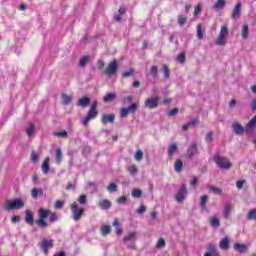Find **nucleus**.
Segmentation results:
<instances>
[{"label":"nucleus","mask_w":256,"mask_h":256,"mask_svg":"<svg viewBox=\"0 0 256 256\" xmlns=\"http://www.w3.org/2000/svg\"><path fill=\"white\" fill-rule=\"evenodd\" d=\"M97 105H99L97 101L92 103L86 117L82 121L84 127H87V125H89V121H93V119H96L99 115V111H97Z\"/></svg>","instance_id":"1"},{"label":"nucleus","mask_w":256,"mask_h":256,"mask_svg":"<svg viewBox=\"0 0 256 256\" xmlns=\"http://www.w3.org/2000/svg\"><path fill=\"white\" fill-rule=\"evenodd\" d=\"M25 202L21 198H16L13 201L8 200L6 205L3 207L4 211H16L17 209H23Z\"/></svg>","instance_id":"2"},{"label":"nucleus","mask_w":256,"mask_h":256,"mask_svg":"<svg viewBox=\"0 0 256 256\" xmlns=\"http://www.w3.org/2000/svg\"><path fill=\"white\" fill-rule=\"evenodd\" d=\"M70 210L74 221H81L82 217L85 215V208H79V204H77V202H73L70 205Z\"/></svg>","instance_id":"3"},{"label":"nucleus","mask_w":256,"mask_h":256,"mask_svg":"<svg viewBox=\"0 0 256 256\" xmlns=\"http://www.w3.org/2000/svg\"><path fill=\"white\" fill-rule=\"evenodd\" d=\"M117 71H119V63L114 59L103 70V73L106 75V77H113V75L117 74Z\"/></svg>","instance_id":"4"},{"label":"nucleus","mask_w":256,"mask_h":256,"mask_svg":"<svg viewBox=\"0 0 256 256\" xmlns=\"http://www.w3.org/2000/svg\"><path fill=\"white\" fill-rule=\"evenodd\" d=\"M213 161L214 163H216L217 167H219V169H231L232 165L231 162L227 161V158L220 156V155H216L213 157Z\"/></svg>","instance_id":"5"},{"label":"nucleus","mask_w":256,"mask_h":256,"mask_svg":"<svg viewBox=\"0 0 256 256\" xmlns=\"http://www.w3.org/2000/svg\"><path fill=\"white\" fill-rule=\"evenodd\" d=\"M227 35H229V27L227 24H224L220 29L218 39L215 40V45H225V39L227 38Z\"/></svg>","instance_id":"6"},{"label":"nucleus","mask_w":256,"mask_h":256,"mask_svg":"<svg viewBox=\"0 0 256 256\" xmlns=\"http://www.w3.org/2000/svg\"><path fill=\"white\" fill-rule=\"evenodd\" d=\"M54 245L53 240H47L46 238L39 243V247H41L45 256L49 255V249H53Z\"/></svg>","instance_id":"7"},{"label":"nucleus","mask_w":256,"mask_h":256,"mask_svg":"<svg viewBox=\"0 0 256 256\" xmlns=\"http://www.w3.org/2000/svg\"><path fill=\"white\" fill-rule=\"evenodd\" d=\"M129 113H132V115H135V113H137V104L136 103H132L130 106L120 109V117L122 119H125V117H127V115H129Z\"/></svg>","instance_id":"8"},{"label":"nucleus","mask_w":256,"mask_h":256,"mask_svg":"<svg viewBox=\"0 0 256 256\" xmlns=\"http://www.w3.org/2000/svg\"><path fill=\"white\" fill-rule=\"evenodd\" d=\"M144 107L147 109H157V107H159V96L147 98L144 102Z\"/></svg>","instance_id":"9"},{"label":"nucleus","mask_w":256,"mask_h":256,"mask_svg":"<svg viewBox=\"0 0 256 256\" xmlns=\"http://www.w3.org/2000/svg\"><path fill=\"white\" fill-rule=\"evenodd\" d=\"M185 195H187V185L183 184L180 188V190L178 191L175 200L178 203H181L184 199H185Z\"/></svg>","instance_id":"10"},{"label":"nucleus","mask_w":256,"mask_h":256,"mask_svg":"<svg viewBox=\"0 0 256 256\" xmlns=\"http://www.w3.org/2000/svg\"><path fill=\"white\" fill-rule=\"evenodd\" d=\"M232 131L235 133V135H243V133H245V127H243V125H241V123L239 122H234L232 124Z\"/></svg>","instance_id":"11"},{"label":"nucleus","mask_w":256,"mask_h":256,"mask_svg":"<svg viewBox=\"0 0 256 256\" xmlns=\"http://www.w3.org/2000/svg\"><path fill=\"white\" fill-rule=\"evenodd\" d=\"M256 125V116H254L246 125L245 131L248 134L254 133Z\"/></svg>","instance_id":"12"},{"label":"nucleus","mask_w":256,"mask_h":256,"mask_svg":"<svg viewBox=\"0 0 256 256\" xmlns=\"http://www.w3.org/2000/svg\"><path fill=\"white\" fill-rule=\"evenodd\" d=\"M102 125H107V123H115V114H104L101 118Z\"/></svg>","instance_id":"13"},{"label":"nucleus","mask_w":256,"mask_h":256,"mask_svg":"<svg viewBox=\"0 0 256 256\" xmlns=\"http://www.w3.org/2000/svg\"><path fill=\"white\" fill-rule=\"evenodd\" d=\"M197 151H198L197 144L196 143L190 144L187 150L188 157L190 159L193 158L195 155H197Z\"/></svg>","instance_id":"14"},{"label":"nucleus","mask_w":256,"mask_h":256,"mask_svg":"<svg viewBox=\"0 0 256 256\" xmlns=\"http://www.w3.org/2000/svg\"><path fill=\"white\" fill-rule=\"evenodd\" d=\"M31 197L32 199H39V197H43V188H32Z\"/></svg>","instance_id":"15"},{"label":"nucleus","mask_w":256,"mask_h":256,"mask_svg":"<svg viewBox=\"0 0 256 256\" xmlns=\"http://www.w3.org/2000/svg\"><path fill=\"white\" fill-rule=\"evenodd\" d=\"M98 206L100 207V209H102V211H107L111 209V201H109L108 199L100 200Z\"/></svg>","instance_id":"16"},{"label":"nucleus","mask_w":256,"mask_h":256,"mask_svg":"<svg viewBox=\"0 0 256 256\" xmlns=\"http://www.w3.org/2000/svg\"><path fill=\"white\" fill-rule=\"evenodd\" d=\"M241 17V2H238L232 12V19Z\"/></svg>","instance_id":"17"},{"label":"nucleus","mask_w":256,"mask_h":256,"mask_svg":"<svg viewBox=\"0 0 256 256\" xmlns=\"http://www.w3.org/2000/svg\"><path fill=\"white\" fill-rule=\"evenodd\" d=\"M26 218H25V222L28 225H34L35 223V218L33 217V213L31 212V210H26Z\"/></svg>","instance_id":"18"},{"label":"nucleus","mask_w":256,"mask_h":256,"mask_svg":"<svg viewBox=\"0 0 256 256\" xmlns=\"http://www.w3.org/2000/svg\"><path fill=\"white\" fill-rule=\"evenodd\" d=\"M219 247L220 249H222L223 251H227L230 247L229 245V238L228 237H224L220 243H219Z\"/></svg>","instance_id":"19"},{"label":"nucleus","mask_w":256,"mask_h":256,"mask_svg":"<svg viewBox=\"0 0 256 256\" xmlns=\"http://www.w3.org/2000/svg\"><path fill=\"white\" fill-rule=\"evenodd\" d=\"M49 161H51V158L46 157L42 163V173H44V175H47V173H49Z\"/></svg>","instance_id":"20"},{"label":"nucleus","mask_w":256,"mask_h":256,"mask_svg":"<svg viewBox=\"0 0 256 256\" xmlns=\"http://www.w3.org/2000/svg\"><path fill=\"white\" fill-rule=\"evenodd\" d=\"M39 219H47L51 215V210L40 208L38 211Z\"/></svg>","instance_id":"21"},{"label":"nucleus","mask_w":256,"mask_h":256,"mask_svg":"<svg viewBox=\"0 0 256 256\" xmlns=\"http://www.w3.org/2000/svg\"><path fill=\"white\" fill-rule=\"evenodd\" d=\"M113 227H115L116 229V235H123V228H121V224L119 223V218L114 219Z\"/></svg>","instance_id":"22"},{"label":"nucleus","mask_w":256,"mask_h":256,"mask_svg":"<svg viewBox=\"0 0 256 256\" xmlns=\"http://www.w3.org/2000/svg\"><path fill=\"white\" fill-rule=\"evenodd\" d=\"M207 201H209V196H207V195H203L200 198V207H201L202 211H207Z\"/></svg>","instance_id":"23"},{"label":"nucleus","mask_w":256,"mask_h":256,"mask_svg":"<svg viewBox=\"0 0 256 256\" xmlns=\"http://www.w3.org/2000/svg\"><path fill=\"white\" fill-rule=\"evenodd\" d=\"M89 103H91V99L87 96L80 98L78 101L79 107H87Z\"/></svg>","instance_id":"24"},{"label":"nucleus","mask_w":256,"mask_h":256,"mask_svg":"<svg viewBox=\"0 0 256 256\" xmlns=\"http://www.w3.org/2000/svg\"><path fill=\"white\" fill-rule=\"evenodd\" d=\"M115 99H117V94H115V93H107L104 96L103 101H104V103H111V101H115Z\"/></svg>","instance_id":"25"},{"label":"nucleus","mask_w":256,"mask_h":256,"mask_svg":"<svg viewBox=\"0 0 256 256\" xmlns=\"http://www.w3.org/2000/svg\"><path fill=\"white\" fill-rule=\"evenodd\" d=\"M137 239V232H130L123 238L124 243H128V241H135Z\"/></svg>","instance_id":"26"},{"label":"nucleus","mask_w":256,"mask_h":256,"mask_svg":"<svg viewBox=\"0 0 256 256\" xmlns=\"http://www.w3.org/2000/svg\"><path fill=\"white\" fill-rule=\"evenodd\" d=\"M234 249L235 251H238V253H245V251H247V245L241 244V243H235Z\"/></svg>","instance_id":"27"},{"label":"nucleus","mask_w":256,"mask_h":256,"mask_svg":"<svg viewBox=\"0 0 256 256\" xmlns=\"http://www.w3.org/2000/svg\"><path fill=\"white\" fill-rule=\"evenodd\" d=\"M100 233L103 237H107L111 233V226L109 225H103L100 228Z\"/></svg>","instance_id":"28"},{"label":"nucleus","mask_w":256,"mask_h":256,"mask_svg":"<svg viewBox=\"0 0 256 256\" xmlns=\"http://www.w3.org/2000/svg\"><path fill=\"white\" fill-rule=\"evenodd\" d=\"M231 209H233V205L231 203L226 204L224 207V218L229 219L231 216Z\"/></svg>","instance_id":"29"},{"label":"nucleus","mask_w":256,"mask_h":256,"mask_svg":"<svg viewBox=\"0 0 256 256\" xmlns=\"http://www.w3.org/2000/svg\"><path fill=\"white\" fill-rule=\"evenodd\" d=\"M174 171L181 173L183 171V161L177 159L174 163Z\"/></svg>","instance_id":"30"},{"label":"nucleus","mask_w":256,"mask_h":256,"mask_svg":"<svg viewBox=\"0 0 256 256\" xmlns=\"http://www.w3.org/2000/svg\"><path fill=\"white\" fill-rule=\"evenodd\" d=\"M210 225L214 228L221 227V221L219 220V218L212 216L210 217Z\"/></svg>","instance_id":"31"},{"label":"nucleus","mask_w":256,"mask_h":256,"mask_svg":"<svg viewBox=\"0 0 256 256\" xmlns=\"http://www.w3.org/2000/svg\"><path fill=\"white\" fill-rule=\"evenodd\" d=\"M226 3L227 2L225 0H217L216 3L214 4L215 11H219L221 9H224Z\"/></svg>","instance_id":"32"},{"label":"nucleus","mask_w":256,"mask_h":256,"mask_svg":"<svg viewBox=\"0 0 256 256\" xmlns=\"http://www.w3.org/2000/svg\"><path fill=\"white\" fill-rule=\"evenodd\" d=\"M36 225L38 227H40L41 229H47V227H49V224L47 223V221H45L44 218H39L37 221H36Z\"/></svg>","instance_id":"33"},{"label":"nucleus","mask_w":256,"mask_h":256,"mask_svg":"<svg viewBox=\"0 0 256 256\" xmlns=\"http://www.w3.org/2000/svg\"><path fill=\"white\" fill-rule=\"evenodd\" d=\"M127 171H128V173H130V175H133V176H135L139 173V169L137 168V166L135 164L128 166Z\"/></svg>","instance_id":"34"},{"label":"nucleus","mask_w":256,"mask_h":256,"mask_svg":"<svg viewBox=\"0 0 256 256\" xmlns=\"http://www.w3.org/2000/svg\"><path fill=\"white\" fill-rule=\"evenodd\" d=\"M150 75L154 79H157V77H159V68L156 65L151 66V68H150Z\"/></svg>","instance_id":"35"},{"label":"nucleus","mask_w":256,"mask_h":256,"mask_svg":"<svg viewBox=\"0 0 256 256\" xmlns=\"http://www.w3.org/2000/svg\"><path fill=\"white\" fill-rule=\"evenodd\" d=\"M177 149H178L177 143L176 142L172 143L168 148V157H173V153H175Z\"/></svg>","instance_id":"36"},{"label":"nucleus","mask_w":256,"mask_h":256,"mask_svg":"<svg viewBox=\"0 0 256 256\" xmlns=\"http://www.w3.org/2000/svg\"><path fill=\"white\" fill-rule=\"evenodd\" d=\"M208 191H212V193H214V195H221V193H223V190L219 187H215V186H207Z\"/></svg>","instance_id":"37"},{"label":"nucleus","mask_w":256,"mask_h":256,"mask_svg":"<svg viewBox=\"0 0 256 256\" xmlns=\"http://www.w3.org/2000/svg\"><path fill=\"white\" fill-rule=\"evenodd\" d=\"M246 218L248 221H256V209L249 210Z\"/></svg>","instance_id":"38"},{"label":"nucleus","mask_w":256,"mask_h":256,"mask_svg":"<svg viewBox=\"0 0 256 256\" xmlns=\"http://www.w3.org/2000/svg\"><path fill=\"white\" fill-rule=\"evenodd\" d=\"M55 157H56V163L59 164L61 163V161H63V152L61 151V148L56 149Z\"/></svg>","instance_id":"39"},{"label":"nucleus","mask_w":256,"mask_h":256,"mask_svg":"<svg viewBox=\"0 0 256 256\" xmlns=\"http://www.w3.org/2000/svg\"><path fill=\"white\" fill-rule=\"evenodd\" d=\"M249 37V25L244 24L242 27V39H247Z\"/></svg>","instance_id":"40"},{"label":"nucleus","mask_w":256,"mask_h":256,"mask_svg":"<svg viewBox=\"0 0 256 256\" xmlns=\"http://www.w3.org/2000/svg\"><path fill=\"white\" fill-rule=\"evenodd\" d=\"M187 16L185 15H179L178 16V25L179 27H184L185 26V23H187Z\"/></svg>","instance_id":"41"},{"label":"nucleus","mask_w":256,"mask_h":256,"mask_svg":"<svg viewBox=\"0 0 256 256\" xmlns=\"http://www.w3.org/2000/svg\"><path fill=\"white\" fill-rule=\"evenodd\" d=\"M61 97H62L64 105H69V103H71V101H73V97H71L67 94H62Z\"/></svg>","instance_id":"42"},{"label":"nucleus","mask_w":256,"mask_h":256,"mask_svg":"<svg viewBox=\"0 0 256 256\" xmlns=\"http://www.w3.org/2000/svg\"><path fill=\"white\" fill-rule=\"evenodd\" d=\"M107 191H108V193H115V192H117V184H115L114 182L110 183L107 186Z\"/></svg>","instance_id":"43"},{"label":"nucleus","mask_w":256,"mask_h":256,"mask_svg":"<svg viewBox=\"0 0 256 256\" xmlns=\"http://www.w3.org/2000/svg\"><path fill=\"white\" fill-rule=\"evenodd\" d=\"M162 69H163L164 79H169V77L171 75V71L169 70V66L163 65Z\"/></svg>","instance_id":"44"},{"label":"nucleus","mask_w":256,"mask_h":256,"mask_svg":"<svg viewBox=\"0 0 256 256\" xmlns=\"http://www.w3.org/2000/svg\"><path fill=\"white\" fill-rule=\"evenodd\" d=\"M134 73H135V68H130L129 71L123 72L122 77H123L124 79H127V77L133 76Z\"/></svg>","instance_id":"45"},{"label":"nucleus","mask_w":256,"mask_h":256,"mask_svg":"<svg viewBox=\"0 0 256 256\" xmlns=\"http://www.w3.org/2000/svg\"><path fill=\"white\" fill-rule=\"evenodd\" d=\"M26 133H27L28 137H31V135H33V133H35V124L31 123L29 125V127L26 129Z\"/></svg>","instance_id":"46"},{"label":"nucleus","mask_w":256,"mask_h":256,"mask_svg":"<svg viewBox=\"0 0 256 256\" xmlns=\"http://www.w3.org/2000/svg\"><path fill=\"white\" fill-rule=\"evenodd\" d=\"M135 161H142L143 160V151L137 150L134 155Z\"/></svg>","instance_id":"47"},{"label":"nucleus","mask_w":256,"mask_h":256,"mask_svg":"<svg viewBox=\"0 0 256 256\" xmlns=\"http://www.w3.org/2000/svg\"><path fill=\"white\" fill-rule=\"evenodd\" d=\"M197 38L203 39V26L201 24L197 25Z\"/></svg>","instance_id":"48"},{"label":"nucleus","mask_w":256,"mask_h":256,"mask_svg":"<svg viewBox=\"0 0 256 256\" xmlns=\"http://www.w3.org/2000/svg\"><path fill=\"white\" fill-rule=\"evenodd\" d=\"M78 203L80 205H87V195L85 194L80 195L78 198Z\"/></svg>","instance_id":"49"},{"label":"nucleus","mask_w":256,"mask_h":256,"mask_svg":"<svg viewBox=\"0 0 256 256\" xmlns=\"http://www.w3.org/2000/svg\"><path fill=\"white\" fill-rule=\"evenodd\" d=\"M141 195H143V191H141V189H134L132 191V197L139 199V197H141Z\"/></svg>","instance_id":"50"},{"label":"nucleus","mask_w":256,"mask_h":256,"mask_svg":"<svg viewBox=\"0 0 256 256\" xmlns=\"http://www.w3.org/2000/svg\"><path fill=\"white\" fill-rule=\"evenodd\" d=\"M64 205H65L64 201L56 200V202L54 204V208L57 209V210L63 209Z\"/></svg>","instance_id":"51"},{"label":"nucleus","mask_w":256,"mask_h":256,"mask_svg":"<svg viewBox=\"0 0 256 256\" xmlns=\"http://www.w3.org/2000/svg\"><path fill=\"white\" fill-rule=\"evenodd\" d=\"M89 63V56H84L83 58L80 59L79 65L80 67H85Z\"/></svg>","instance_id":"52"},{"label":"nucleus","mask_w":256,"mask_h":256,"mask_svg":"<svg viewBox=\"0 0 256 256\" xmlns=\"http://www.w3.org/2000/svg\"><path fill=\"white\" fill-rule=\"evenodd\" d=\"M53 135L54 137H68L66 130H62L60 132H54Z\"/></svg>","instance_id":"53"},{"label":"nucleus","mask_w":256,"mask_h":256,"mask_svg":"<svg viewBox=\"0 0 256 256\" xmlns=\"http://www.w3.org/2000/svg\"><path fill=\"white\" fill-rule=\"evenodd\" d=\"M122 103L124 105H127V103H133V97L131 96H125L122 98Z\"/></svg>","instance_id":"54"},{"label":"nucleus","mask_w":256,"mask_h":256,"mask_svg":"<svg viewBox=\"0 0 256 256\" xmlns=\"http://www.w3.org/2000/svg\"><path fill=\"white\" fill-rule=\"evenodd\" d=\"M245 183H247V180L245 179L237 181L236 182L237 189L239 190L243 189V185H245Z\"/></svg>","instance_id":"55"},{"label":"nucleus","mask_w":256,"mask_h":256,"mask_svg":"<svg viewBox=\"0 0 256 256\" xmlns=\"http://www.w3.org/2000/svg\"><path fill=\"white\" fill-rule=\"evenodd\" d=\"M31 161H33V163H37L39 161V156L37 153H35V151L31 152Z\"/></svg>","instance_id":"56"},{"label":"nucleus","mask_w":256,"mask_h":256,"mask_svg":"<svg viewBox=\"0 0 256 256\" xmlns=\"http://www.w3.org/2000/svg\"><path fill=\"white\" fill-rule=\"evenodd\" d=\"M206 143H211L213 141V132H208L205 137Z\"/></svg>","instance_id":"57"},{"label":"nucleus","mask_w":256,"mask_h":256,"mask_svg":"<svg viewBox=\"0 0 256 256\" xmlns=\"http://www.w3.org/2000/svg\"><path fill=\"white\" fill-rule=\"evenodd\" d=\"M57 219H59L57 214L51 212L49 222L50 223H55L57 221Z\"/></svg>","instance_id":"58"},{"label":"nucleus","mask_w":256,"mask_h":256,"mask_svg":"<svg viewBox=\"0 0 256 256\" xmlns=\"http://www.w3.org/2000/svg\"><path fill=\"white\" fill-rule=\"evenodd\" d=\"M177 113H179V108H173L172 110H170L168 112V117H173V116L177 115Z\"/></svg>","instance_id":"59"},{"label":"nucleus","mask_w":256,"mask_h":256,"mask_svg":"<svg viewBox=\"0 0 256 256\" xmlns=\"http://www.w3.org/2000/svg\"><path fill=\"white\" fill-rule=\"evenodd\" d=\"M117 203L119 205H123V204L127 203V196H122V197L118 198Z\"/></svg>","instance_id":"60"},{"label":"nucleus","mask_w":256,"mask_h":256,"mask_svg":"<svg viewBox=\"0 0 256 256\" xmlns=\"http://www.w3.org/2000/svg\"><path fill=\"white\" fill-rule=\"evenodd\" d=\"M185 54L183 52H181L179 55H178V62L179 63H185Z\"/></svg>","instance_id":"61"},{"label":"nucleus","mask_w":256,"mask_h":256,"mask_svg":"<svg viewBox=\"0 0 256 256\" xmlns=\"http://www.w3.org/2000/svg\"><path fill=\"white\" fill-rule=\"evenodd\" d=\"M127 12V9L125 8V6H120L119 10H118V15H125V13Z\"/></svg>","instance_id":"62"},{"label":"nucleus","mask_w":256,"mask_h":256,"mask_svg":"<svg viewBox=\"0 0 256 256\" xmlns=\"http://www.w3.org/2000/svg\"><path fill=\"white\" fill-rule=\"evenodd\" d=\"M165 245H166L165 239L160 238V239L158 240L157 247L161 248V247H165Z\"/></svg>","instance_id":"63"},{"label":"nucleus","mask_w":256,"mask_h":256,"mask_svg":"<svg viewBox=\"0 0 256 256\" xmlns=\"http://www.w3.org/2000/svg\"><path fill=\"white\" fill-rule=\"evenodd\" d=\"M12 223H19L21 221V216L15 215L11 218Z\"/></svg>","instance_id":"64"}]
</instances>
